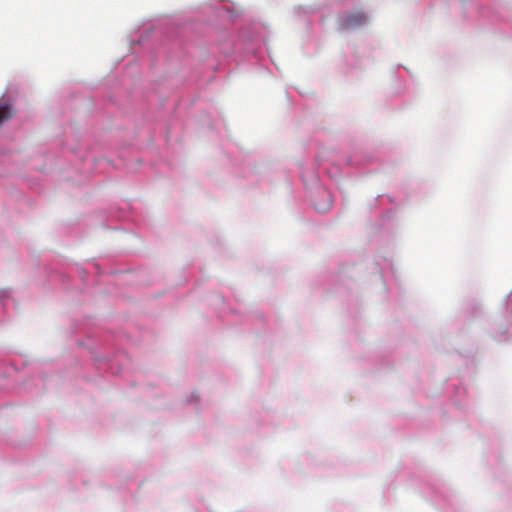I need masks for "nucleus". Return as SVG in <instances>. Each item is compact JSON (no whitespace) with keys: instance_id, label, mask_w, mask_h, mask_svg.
I'll use <instances>...</instances> for the list:
<instances>
[{"instance_id":"1","label":"nucleus","mask_w":512,"mask_h":512,"mask_svg":"<svg viewBox=\"0 0 512 512\" xmlns=\"http://www.w3.org/2000/svg\"><path fill=\"white\" fill-rule=\"evenodd\" d=\"M368 19V15L363 12H350L339 16L338 24L343 30L356 29L367 24Z\"/></svg>"},{"instance_id":"2","label":"nucleus","mask_w":512,"mask_h":512,"mask_svg":"<svg viewBox=\"0 0 512 512\" xmlns=\"http://www.w3.org/2000/svg\"><path fill=\"white\" fill-rule=\"evenodd\" d=\"M14 108L9 98L2 96L0 98V125L12 118Z\"/></svg>"},{"instance_id":"3","label":"nucleus","mask_w":512,"mask_h":512,"mask_svg":"<svg viewBox=\"0 0 512 512\" xmlns=\"http://www.w3.org/2000/svg\"><path fill=\"white\" fill-rule=\"evenodd\" d=\"M321 197L323 198L324 202L323 203H317L315 202L314 203V208L315 210H317L318 212H321V213H325L327 212L331 206H332V197L330 195V193L328 191H325L323 190L321 192Z\"/></svg>"},{"instance_id":"4","label":"nucleus","mask_w":512,"mask_h":512,"mask_svg":"<svg viewBox=\"0 0 512 512\" xmlns=\"http://www.w3.org/2000/svg\"><path fill=\"white\" fill-rule=\"evenodd\" d=\"M11 292L8 289L0 290V301L4 302L6 299L10 298Z\"/></svg>"}]
</instances>
